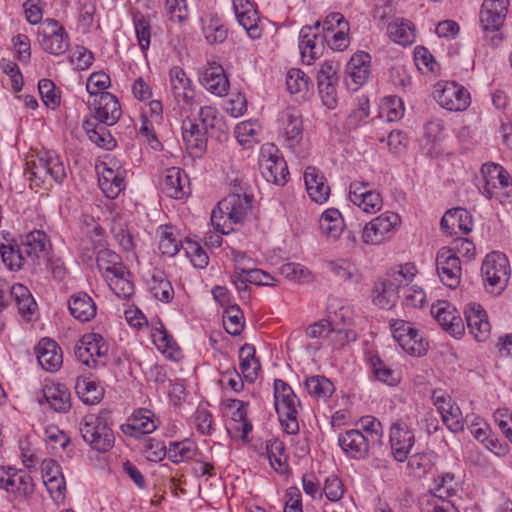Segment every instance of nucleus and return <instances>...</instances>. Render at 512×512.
Here are the masks:
<instances>
[{
    "instance_id": "obj_1",
    "label": "nucleus",
    "mask_w": 512,
    "mask_h": 512,
    "mask_svg": "<svg viewBox=\"0 0 512 512\" xmlns=\"http://www.w3.org/2000/svg\"><path fill=\"white\" fill-rule=\"evenodd\" d=\"M415 273L416 268L411 264L388 272L384 279L375 284L374 303L382 308L391 307L397 299L399 289H404L405 304L415 308L422 307L426 299L423 289L416 286L407 288Z\"/></svg>"
},
{
    "instance_id": "obj_2",
    "label": "nucleus",
    "mask_w": 512,
    "mask_h": 512,
    "mask_svg": "<svg viewBox=\"0 0 512 512\" xmlns=\"http://www.w3.org/2000/svg\"><path fill=\"white\" fill-rule=\"evenodd\" d=\"M111 412L102 410L99 414H88L81 420L79 431L83 440L95 451L108 452L114 446Z\"/></svg>"
},
{
    "instance_id": "obj_3",
    "label": "nucleus",
    "mask_w": 512,
    "mask_h": 512,
    "mask_svg": "<svg viewBox=\"0 0 512 512\" xmlns=\"http://www.w3.org/2000/svg\"><path fill=\"white\" fill-rule=\"evenodd\" d=\"M274 397L275 408L285 431L291 435L298 433L297 406L300 405V401L296 394L286 382L276 379L274 381Z\"/></svg>"
},
{
    "instance_id": "obj_4",
    "label": "nucleus",
    "mask_w": 512,
    "mask_h": 512,
    "mask_svg": "<svg viewBox=\"0 0 512 512\" xmlns=\"http://www.w3.org/2000/svg\"><path fill=\"white\" fill-rule=\"evenodd\" d=\"M481 272L487 291L498 295L505 289L509 280V261L503 253L491 252L485 257Z\"/></svg>"
},
{
    "instance_id": "obj_5",
    "label": "nucleus",
    "mask_w": 512,
    "mask_h": 512,
    "mask_svg": "<svg viewBox=\"0 0 512 512\" xmlns=\"http://www.w3.org/2000/svg\"><path fill=\"white\" fill-rule=\"evenodd\" d=\"M509 0H484L480 11V23L492 46H498L502 41L499 33L503 26Z\"/></svg>"
},
{
    "instance_id": "obj_6",
    "label": "nucleus",
    "mask_w": 512,
    "mask_h": 512,
    "mask_svg": "<svg viewBox=\"0 0 512 512\" xmlns=\"http://www.w3.org/2000/svg\"><path fill=\"white\" fill-rule=\"evenodd\" d=\"M278 153L274 144L262 145L258 164L261 174L267 182L283 186L288 181L289 171L286 161Z\"/></svg>"
},
{
    "instance_id": "obj_7",
    "label": "nucleus",
    "mask_w": 512,
    "mask_h": 512,
    "mask_svg": "<svg viewBox=\"0 0 512 512\" xmlns=\"http://www.w3.org/2000/svg\"><path fill=\"white\" fill-rule=\"evenodd\" d=\"M27 165L32 180L38 179L44 182L47 177H50L56 183H62L67 176L63 160L54 153L45 152L37 159L27 162Z\"/></svg>"
},
{
    "instance_id": "obj_8",
    "label": "nucleus",
    "mask_w": 512,
    "mask_h": 512,
    "mask_svg": "<svg viewBox=\"0 0 512 512\" xmlns=\"http://www.w3.org/2000/svg\"><path fill=\"white\" fill-rule=\"evenodd\" d=\"M393 338L410 355L422 356L428 350V341L412 325L403 320L392 324Z\"/></svg>"
},
{
    "instance_id": "obj_9",
    "label": "nucleus",
    "mask_w": 512,
    "mask_h": 512,
    "mask_svg": "<svg viewBox=\"0 0 512 512\" xmlns=\"http://www.w3.org/2000/svg\"><path fill=\"white\" fill-rule=\"evenodd\" d=\"M437 273L444 285L455 289L461 280V262L456 252L448 247L441 248L436 257Z\"/></svg>"
},
{
    "instance_id": "obj_10",
    "label": "nucleus",
    "mask_w": 512,
    "mask_h": 512,
    "mask_svg": "<svg viewBox=\"0 0 512 512\" xmlns=\"http://www.w3.org/2000/svg\"><path fill=\"white\" fill-rule=\"evenodd\" d=\"M0 488L16 497H27L34 491L31 476L12 467H0Z\"/></svg>"
},
{
    "instance_id": "obj_11",
    "label": "nucleus",
    "mask_w": 512,
    "mask_h": 512,
    "mask_svg": "<svg viewBox=\"0 0 512 512\" xmlns=\"http://www.w3.org/2000/svg\"><path fill=\"white\" fill-rule=\"evenodd\" d=\"M400 223L397 213L387 211L367 223L362 230V240L365 244H380L385 236Z\"/></svg>"
},
{
    "instance_id": "obj_12",
    "label": "nucleus",
    "mask_w": 512,
    "mask_h": 512,
    "mask_svg": "<svg viewBox=\"0 0 512 512\" xmlns=\"http://www.w3.org/2000/svg\"><path fill=\"white\" fill-rule=\"evenodd\" d=\"M431 313L443 328L455 338L461 337L465 332V325L459 311L449 302L438 301L432 305Z\"/></svg>"
},
{
    "instance_id": "obj_13",
    "label": "nucleus",
    "mask_w": 512,
    "mask_h": 512,
    "mask_svg": "<svg viewBox=\"0 0 512 512\" xmlns=\"http://www.w3.org/2000/svg\"><path fill=\"white\" fill-rule=\"evenodd\" d=\"M370 56L365 52L353 55L346 65L344 83L349 90L357 91L370 75Z\"/></svg>"
},
{
    "instance_id": "obj_14",
    "label": "nucleus",
    "mask_w": 512,
    "mask_h": 512,
    "mask_svg": "<svg viewBox=\"0 0 512 512\" xmlns=\"http://www.w3.org/2000/svg\"><path fill=\"white\" fill-rule=\"evenodd\" d=\"M90 107H93L95 120L105 125H114L121 117L122 111L117 98L109 92H101L99 96L88 101Z\"/></svg>"
},
{
    "instance_id": "obj_15",
    "label": "nucleus",
    "mask_w": 512,
    "mask_h": 512,
    "mask_svg": "<svg viewBox=\"0 0 512 512\" xmlns=\"http://www.w3.org/2000/svg\"><path fill=\"white\" fill-rule=\"evenodd\" d=\"M338 444L349 458L355 460L367 458L370 446H373L360 429H350L340 433Z\"/></svg>"
},
{
    "instance_id": "obj_16",
    "label": "nucleus",
    "mask_w": 512,
    "mask_h": 512,
    "mask_svg": "<svg viewBox=\"0 0 512 512\" xmlns=\"http://www.w3.org/2000/svg\"><path fill=\"white\" fill-rule=\"evenodd\" d=\"M435 96L438 104L449 111H463L470 104V95L461 85L451 82L446 83L441 90H437Z\"/></svg>"
},
{
    "instance_id": "obj_17",
    "label": "nucleus",
    "mask_w": 512,
    "mask_h": 512,
    "mask_svg": "<svg viewBox=\"0 0 512 512\" xmlns=\"http://www.w3.org/2000/svg\"><path fill=\"white\" fill-rule=\"evenodd\" d=\"M219 208L226 213L229 224H242L252 208V198L247 194L230 193L219 201Z\"/></svg>"
},
{
    "instance_id": "obj_18",
    "label": "nucleus",
    "mask_w": 512,
    "mask_h": 512,
    "mask_svg": "<svg viewBox=\"0 0 512 512\" xmlns=\"http://www.w3.org/2000/svg\"><path fill=\"white\" fill-rule=\"evenodd\" d=\"M414 434L402 421L394 423L390 429V442L395 460L403 462L407 459L414 445Z\"/></svg>"
},
{
    "instance_id": "obj_19",
    "label": "nucleus",
    "mask_w": 512,
    "mask_h": 512,
    "mask_svg": "<svg viewBox=\"0 0 512 512\" xmlns=\"http://www.w3.org/2000/svg\"><path fill=\"white\" fill-rule=\"evenodd\" d=\"M182 138L186 145V149L191 155L201 156L207 147V139L205 131L202 126L186 118L182 121Z\"/></svg>"
},
{
    "instance_id": "obj_20",
    "label": "nucleus",
    "mask_w": 512,
    "mask_h": 512,
    "mask_svg": "<svg viewBox=\"0 0 512 512\" xmlns=\"http://www.w3.org/2000/svg\"><path fill=\"white\" fill-rule=\"evenodd\" d=\"M35 353L39 365L46 371L55 372L63 363L61 348L50 338L41 339L35 348Z\"/></svg>"
},
{
    "instance_id": "obj_21",
    "label": "nucleus",
    "mask_w": 512,
    "mask_h": 512,
    "mask_svg": "<svg viewBox=\"0 0 512 512\" xmlns=\"http://www.w3.org/2000/svg\"><path fill=\"white\" fill-rule=\"evenodd\" d=\"M233 8L239 24L252 39H259L262 29L259 27V16L252 4L246 0H234Z\"/></svg>"
},
{
    "instance_id": "obj_22",
    "label": "nucleus",
    "mask_w": 512,
    "mask_h": 512,
    "mask_svg": "<svg viewBox=\"0 0 512 512\" xmlns=\"http://www.w3.org/2000/svg\"><path fill=\"white\" fill-rule=\"evenodd\" d=\"M465 319L469 333L478 341H486L491 332V325L488 321L485 310L480 305H470L465 310Z\"/></svg>"
},
{
    "instance_id": "obj_23",
    "label": "nucleus",
    "mask_w": 512,
    "mask_h": 512,
    "mask_svg": "<svg viewBox=\"0 0 512 512\" xmlns=\"http://www.w3.org/2000/svg\"><path fill=\"white\" fill-rule=\"evenodd\" d=\"M49 241L46 234L40 230H34L23 238L20 248L25 256V264L34 266L37 260L45 253Z\"/></svg>"
},
{
    "instance_id": "obj_24",
    "label": "nucleus",
    "mask_w": 512,
    "mask_h": 512,
    "mask_svg": "<svg viewBox=\"0 0 512 512\" xmlns=\"http://www.w3.org/2000/svg\"><path fill=\"white\" fill-rule=\"evenodd\" d=\"M304 181L307 193L312 201L322 204L330 195V187L325 177L315 167L309 166L304 172Z\"/></svg>"
},
{
    "instance_id": "obj_25",
    "label": "nucleus",
    "mask_w": 512,
    "mask_h": 512,
    "mask_svg": "<svg viewBox=\"0 0 512 512\" xmlns=\"http://www.w3.org/2000/svg\"><path fill=\"white\" fill-rule=\"evenodd\" d=\"M440 225L442 231L449 235L456 234L457 230L468 234L472 230V217L466 209L454 208L443 215Z\"/></svg>"
},
{
    "instance_id": "obj_26",
    "label": "nucleus",
    "mask_w": 512,
    "mask_h": 512,
    "mask_svg": "<svg viewBox=\"0 0 512 512\" xmlns=\"http://www.w3.org/2000/svg\"><path fill=\"white\" fill-rule=\"evenodd\" d=\"M152 417L153 414L149 410L140 409L135 411L129 419V422L121 425V430L125 435L134 438L152 433L157 428Z\"/></svg>"
},
{
    "instance_id": "obj_27",
    "label": "nucleus",
    "mask_w": 512,
    "mask_h": 512,
    "mask_svg": "<svg viewBox=\"0 0 512 512\" xmlns=\"http://www.w3.org/2000/svg\"><path fill=\"white\" fill-rule=\"evenodd\" d=\"M43 400L56 412L65 413L71 408L70 392L62 384L46 385L42 390V398L38 397L40 404Z\"/></svg>"
},
{
    "instance_id": "obj_28",
    "label": "nucleus",
    "mask_w": 512,
    "mask_h": 512,
    "mask_svg": "<svg viewBox=\"0 0 512 512\" xmlns=\"http://www.w3.org/2000/svg\"><path fill=\"white\" fill-rule=\"evenodd\" d=\"M187 176L178 167L165 169L160 182L161 190L170 198L181 199L186 194L184 185Z\"/></svg>"
},
{
    "instance_id": "obj_29",
    "label": "nucleus",
    "mask_w": 512,
    "mask_h": 512,
    "mask_svg": "<svg viewBox=\"0 0 512 512\" xmlns=\"http://www.w3.org/2000/svg\"><path fill=\"white\" fill-rule=\"evenodd\" d=\"M201 82L208 91L217 96L225 95L229 87V81L224 73V69L216 64L204 70Z\"/></svg>"
},
{
    "instance_id": "obj_30",
    "label": "nucleus",
    "mask_w": 512,
    "mask_h": 512,
    "mask_svg": "<svg viewBox=\"0 0 512 512\" xmlns=\"http://www.w3.org/2000/svg\"><path fill=\"white\" fill-rule=\"evenodd\" d=\"M481 173L485 179L484 189L489 197H492L490 187L496 188L499 184L500 188H508L512 186L511 175L501 165L495 163H486L481 168Z\"/></svg>"
},
{
    "instance_id": "obj_31",
    "label": "nucleus",
    "mask_w": 512,
    "mask_h": 512,
    "mask_svg": "<svg viewBox=\"0 0 512 512\" xmlns=\"http://www.w3.org/2000/svg\"><path fill=\"white\" fill-rule=\"evenodd\" d=\"M171 90L177 101L182 100L186 104H190L193 99V90L191 89L190 80L185 71L180 67H173L170 72Z\"/></svg>"
},
{
    "instance_id": "obj_32",
    "label": "nucleus",
    "mask_w": 512,
    "mask_h": 512,
    "mask_svg": "<svg viewBox=\"0 0 512 512\" xmlns=\"http://www.w3.org/2000/svg\"><path fill=\"white\" fill-rule=\"evenodd\" d=\"M71 315L81 322L90 321L96 315V305L86 293H78L69 301Z\"/></svg>"
},
{
    "instance_id": "obj_33",
    "label": "nucleus",
    "mask_w": 512,
    "mask_h": 512,
    "mask_svg": "<svg viewBox=\"0 0 512 512\" xmlns=\"http://www.w3.org/2000/svg\"><path fill=\"white\" fill-rule=\"evenodd\" d=\"M316 38L317 35L313 32V27L304 26L301 29L299 49L302 61L308 65L322 53V48L315 43Z\"/></svg>"
},
{
    "instance_id": "obj_34",
    "label": "nucleus",
    "mask_w": 512,
    "mask_h": 512,
    "mask_svg": "<svg viewBox=\"0 0 512 512\" xmlns=\"http://www.w3.org/2000/svg\"><path fill=\"white\" fill-rule=\"evenodd\" d=\"M344 227L342 215L335 208L324 211L319 219L321 232L332 239H337L342 234Z\"/></svg>"
},
{
    "instance_id": "obj_35",
    "label": "nucleus",
    "mask_w": 512,
    "mask_h": 512,
    "mask_svg": "<svg viewBox=\"0 0 512 512\" xmlns=\"http://www.w3.org/2000/svg\"><path fill=\"white\" fill-rule=\"evenodd\" d=\"M95 249H99L96 255V265L100 272H106L108 275L115 273H123L124 267L120 264V257L118 254L104 248V243L95 246Z\"/></svg>"
},
{
    "instance_id": "obj_36",
    "label": "nucleus",
    "mask_w": 512,
    "mask_h": 512,
    "mask_svg": "<svg viewBox=\"0 0 512 512\" xmlns=\"http://www.w3.org/2000/svg\"><path fill=\"white\" fill-rule=\"evenodd\" d=\"M387 33L396 43L409 45L415 41L414 29L407 20L395 18L388 24Z\"/></svg>"
},
{
    "instance_id": "obj_37",
    "label": "nucleus",
    "mask_w": 512,
    "mask_h": 512,
    "mask_svg": "<svg viewBox=\"0 0 512 512\" xmlns=\"http://www.w3.org/2000/svg\"><path fill=\"white\" fill-rule=\"evenodd\" d=\"M99 186L107 198L115 199L124 190L125 182L119 173L106 168L99 176Z\"/></svg>"
},
{
    "instance_id": "obj_38",
    "label": "nucleus",
    "mask_w": 512,
    "mask_h": 512,
    "mask_svg": "<svg viewBox=\"0 0 512 512\" xmlns=\"http://www.w3.org/2000/svg\"><path fill=\"white\" fill-rule=\"evenodd\" d=\"M240 369L246 380L252 382L260 369L259 360L255 357V348L253 345L245 344L239 351Z\"/></svg>"
},
{
    "instance_id": "obj_39",
    "label": "nucleus",
    "mask_w": 512,
    "mask_h": 512,
    "mask_svg": "<svg viewBox=\"0 0 512 512\" xmlns=\"http://www.w3.org/2000/svg\"><path fill=\"white\" fill-rule=\"evenodd\" d=\"M305 389L313 398L327 400L334 392L333 383L325 376H310L304 382Z\"/></svg>"
},
{
    "instance_id": "obj_40",
    "label": "nucleus",
    "mask_w": 512,
    "mask_h": 512,
    "mask_svg": "<svg viewBox=\"0 0 512 512\" xmlns=\"http://www.w3.org/2000/svg\"><path fill=\"white\" fill-rule=\"evenodd\" d=\"M75 390L81 400L88 405H94L101 401L103 390L95 382L87 379H78Z\"/></svg>"
},
{
    "instance_id": "obj_41",
    "label": "nucleus",
    "mask_w": 512,
    "mask_h": 512,
    "mask_svg": "<svg viewBox=\"0 0 512 512\" xmlns=\"http://www.w3.org/2000/svg\"><path fill=\"white\" fill-rule=\"evenodd\" d=\"M284 135L290 149H294L301 142L303 138V125L300 116L295 114L286 115Z\"/></svg>"
},
{
    "instance_id": "obj_42",
    "label": "nucleus",
    "mask_w": 512,
    "mask_h": 512,
    "mask_svg": "<svg viewBox=\"0 0 512 512\" xmlns=\"http://www.w3.org/2000/svg\"><path fill=\"white\" fill-rule=\"evenodd\" d=\"M129 275L130 273L124 269L123 273L106 276L110 288L119 298L128 299L134 294L133 282L127 278Z\"/></svg>"
},
{
    "instance_id": "obj_43",
    "label": "nucleus",
    "mask_w": 512,
    "mask_h": 512,
    "mask_svg": "<svg viewBox=\"0 0 512 512\" xmlns=\"http://www.w3.org/2000/svg\"><path fill=\"white\" fill-rule=\"evenodd\" d=\"M0 255L4 264L12 271L20 270L26 265L20 245L0 244Z\"/></svg>"
},
{
    "instance_id": "obj_44",
    "label": "nucleus",
    "mask_w": 512,
    "mask_h": 512,
    "mask_svg": "<svg viewBox=\"0 0 512 512\" xmlns=\"http://www.w3.org/2000/svg\"><path fill=\"white\" fill-rule=\"evenodd\" d=\"M12 295L21 315H31L34 312L36 302L26 286L14 284L12 286Z\"/></svg>"
},
{
    "instance_id": "obj_45",
    "label": "nucleus",
    "mask_w": 512,
    "mask_h": 512,
    "mask_svg": "<svg viewBox=\"0 0 512 512\" xmlns=\"http://www.w3.org/2000/svg\"><path fill=\"white\" fill-rule=\"evenodd\" d=\"M243 312L238 305H229L223 314V325L227 333L239 335L244 327Z\"/></svg>"
},
{
    "instance_id": "obj_46",
    "label": "nucleus",
    "mask_w": 512,
    "mask_h": 512,
    "mask_svg": "<svg viewBox=\"0 0 512 512\" xmlns=\"http://www.w3.org/2000/svg\"><path fill=\"white\" fill-rule=\"evenodd\" d=\"M167 455L174 463L192 459L195 455V444L189 440L170 442Z\"/></svg>"
},
{
    "instance_id": "obj_47",
    "label": "nucleus",
    "mask_w": 512,
    "mask_h": 512,
    "mask_svg": "<svg viewBox=\"0 0 512 512\" xmlns=\"http://www.w3.org/2000/svg\"><path fill=\"white\" fill-rule=\"evenodd\" d=\"M361 431L364 433L365 438L372 443V445L381 444L383 437V427L381 422L374 416H365L360 420Z\"/></svg>"
},
{
    "instance_id": "obj_48",
    "label": "nucleus",
    "mask_w": 512,
    "mask_h": 512,
    "mask_svg": "<svg viewBox=\"0 0 512 512\" xmlns=\"http://www.w3.org/2000/svg\"><path fill=\"white\" fill-rule=\"evenodd\" d=\"M370 364L374 376L381 382L388 385H396L399 382L398 374L389 368L382 359L378 356L370 358Z\"/></svg>"
},
{
    "instance_id": "obj_49",
    "label": "nucleus",
    "mask_w": 512,
    "mask_h": 512,
    "mask_svg": "<svg viewBox=\"0 0 512 512\" xmlns=\"http://www.w3.org/2000/svg\"><path fill=\"white\" fill-rule=\"evenodd\" d=\"M42 49L53 55H61L69 48V39L66 32L54 34L40 41Z\"/></svg>"
},
{
    "instance_id": "obj_50",
    "label": "nucleus",
    "mask_w": 512,
    "mask_h": 512,
    "mask_svg": "<svg viewBox=\"0 0 512 512\" xmlns=\"http://www.w3.org/2000/svg\"><path fill=\"white\" fill-rule=\"evenodd\" d=\"M133 23L135 27V32L138 38V43L143 52H145L150 46V22L149 20L142 15L141 13H134L133 15Z\"/></svg>"
},
{
    "instance_id": "obj_51",
    "label": "nucleus",
    "mask_w": 512,
    "mask_h": 512,
    "mask_svg": "<svg viewBox=\"0 0 512 512\" xmlns=\"http://www.w3.org/2000/svg\"><path fill=\"white\" fill-rule=\"evenodd\" d=\"M267 455L270 464L276 471H282L286 464V456L284 455V444L278 439L269 440L266 444Z\"/></svg>"
},
{
    "instance_id": "obj_52",
    "label": "nucleus",
    "mask_w": 512,
    "mask_h": 512,
    "mask_svg": "<svg viewBox=\"0 0 512 512\" xmlns=\"http://www.w3.org/2000/svg\"><path fill=\"white\" fill-rule=\"evenodd\" d=\"M82 344L87 346L91 356L93 365L97 364L96 357L106 356L108 347L105 344L103 337L96 333L86 334L81 339Z\"/></svg>"
},
{
    "instance_id": "obj_53",
    "label": "nucleus",
    "mask_w": 512,
    "mask_h": 512,
    "mask_svg": "<svg viewBox=\"0 0 512 512\" xmlns=\"http://www.w3.org/2000/svg\"><path fill=\"white\" fill-rule=\"evenodd\" d=\"M150 291L156 299L163 302L171 301L174 296V290L170 281L162 276L154 275L152 277Z\"/></svg>"
},
{
    "instance_id": "obj_54",
    "label": "nucleus",
    "mask_w": 512,
    "mask_h": 512,
    "mask_svg": "<svg viewBox=\"0 0 512 512\" xmlns=\"http://www.w3.org/2000/svg\"><path fill=\"white\" fill-rule=\"evenodd\" d=\"M309 80V77L300 69H291L286 76L287 89L291 94L307 91Z\"/></svg>"
},
{
    "instance_id": "obj_55",
    "label": "nucleus",
    "mask_w": 512,
    "mask_h": 512,
    "mask_svg": "<svg viewBox=\"0 0 512 512\" xmlns=\"http://www.w3.org/2000/svg\"><path fill=\"white\" fill-rule=\"evenodd\" d=\"M183 247L194 267L202 269L208 265L209 257L206 251L198 243L187 240Z\"/></svg>"
},
{
    "instance_id": "obj_56",
    "label": "nucleus",
    "mask_w": 512,
    "mask_h": 512,
    "mask_svg": "<svg viewBox=\"0 0 512 512\" xmlns=\"http://www.w3.org/2000/svg\"><path fill=\"white\" fill-rule=\"evenodd\" d=\"M38 90L43 103L48 107H56L60 103V94L55 84L49 79H41Z\"/></svg>"
},
{
    "instance_id": "obj_57",
    "label": "nucleus",
    "mask_w": 512,
    "mask_h": 512,
    "mask_svg": "<svg viewBox=\"0 0 512 512\" xmlns=\"http://www.w3.org/2000/svg\"><path fill=\"white\" fill-rule=\"evenodd\" d=\"M203 32L210 44L222 43L227 38V30L218 18H211L209 23L204 26Z\"/></svg>"
},
{
    "instance_id": "obj_58",
    "label": "nucleus",
    "mask_w": 512,
    "mask_h": 512,
    "mask_svg": "<svg viewBox=\"0 0 512 512\" xmlns=\"http://www.w3.org/2000/svg\"><path fill=\"white\" fill-rule=\"evenodd\" d=\"M109 85L110 77L108 74L103 71L94 72L87 80L86 89L91 96L96 98V96H99L101 92H106L105 90Z\"/></svg>"
},
{
    "instance_id": "obj_59",
    "label": "nucleus",
    "mask_w": 512,
    "mask_h": 512,
    "mask_svg": "<svg viewBox=\"0 0 512 512\" xmlns=\"http://www.w3.org/2000/svg\"><path fill=\"white\" fill-rule=\"evenodd\" d=\"M281 274L290 280L309 282L312 278L311 272L304 266L297 263H287L281 267Z\"/></svg>"
},
{
    "instance_id": "obj_60",
    "label": "nucleus",
    "mask_w": 512,
    "mask_h": 512,
    "mask_svg": "<svg viewBox=\"0 0 512 512\" xmlns=\"http://www.w3.org/2000/svg\"><path fill=\"white\" fill-rule=\"evenodd\" d=\"M169 229L170 228L166 227L162 231L159 241V249L162 254L174 256L179 251V247L182 244L179 240L176 239L173 232Z\"/></svg>"
},
{
    "instance_id": "obj_61",
    "label": "nucleus",
    "mask_w": 512,
    "mask_h": 512,
    "mask_svg": "<svg viewBox=\"0 0 512 512\" xmlns=\"http://www.w3.org/2000/svg\"><path fill=\"white\" fill-rule=\"evenodd\" d=\"M165 10L172 21L183 22L188 18L185 0H165Z\"/></svg>"
},
{
    "instance_id": "obj_62",
    "label": "nucleus",
    "mask_w": 512,
    "mask_h": 512,
    "mask_svg": "<svg viewBox=\"0 0 512 512\" xmlns=\"http://www.w3.org/2000/svg\"><path fill=\"white\" fill-rule=\"evenodd\" d=\"M338 64L333 61H325L317 71V85L338 83Z\"/></svg>"
},
{
    "instance_id": "obj_63",
    "label": "nucleus",
    "mask_w": 512,
    "mask_h": 512,
    "mask_svg": "<svg viewBox=\"0 0 512 512\" xmlns=\"http://www.w3.org/2000/svg\"><path fill=\"white\" fill-rule=\"evenodd\" d=\"M167 448L160 440L149 438L144 445V453L150 461H160L167 454Z\"/></svg>"
},
{
    "instance_id": "obj_64",
    "label": "nucleus",
    "mask_w": 512,
    "mask_h": 512,
    "mask_svg": "<svg viewBox=\"0 0 512 512\" xmlns=\"http://www.w3.org/2000/svg\"><path fill=\"white\" fill-rule=\"evenodd\" d=\"M104 125V123H101V125L96 127V129L92 131V133L88 137L91 140V142L95 143L97 146L109 150L115 147L116 143L112 135Z\"/></svg>"
}]
</instances>
